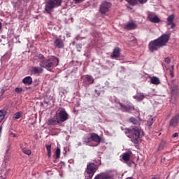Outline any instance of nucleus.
Listing matches in <instances>:
<instances>
[{
  "label": "nucleus",
  "instance_id": "1",
  "mask_svg": "<svg viewBox=\"0 0 179 179\" xmlns=\"http://www.w3.org/2000/svg\"><path fill=\"white\" fill-rule=\"evenodd\" d=\"M170 40V34H163L157 39H155L149 43V49L150 51H157L160 47H164Z\"/></svg>",
  "mask_w": 179,
  "mask_h": 179
},
{
  "label": "nucleus",
  "instance_id": "2",
  "mask_svg": "<svg viewBox=\"0 0 179 179\" xmlns=\"http://www.w3.org/2000/svg\"><path fill=\"white\" fill-rule=\"evenodd\" d=\"M59 59L55 57H52L49 59H45L39 62L41 68H45L47 71H52L55 66H58Z\"/></svg>",
  "mask_w": 179,
  "mask_h": 179
},
{
  "label": "nucleus",
  "instance_id": "3",
  "mask_svg": "<svg viewBox=\"0 0 179 179\" xmlns=\"http://www.w3.org/2000/svg\"><path fill=\"white\" fill-rule=\"evenodd\" d=\"M126 134L128 138H131V142L135 145L139 143V138L141 136V130L138 127L129 128L126 129Z\"/></svg>",
  "mask_w": 179,
  "mask_h": 179
},
{
  "label": "nucleus",
  "instance_id": "4",
  "mask_svg": "<svg viewBox=\"0 0 179 179\" xmlns=\"http://www.w3.org/2000/svg\"><path fill=\"white\" fill-rule=\"evenodd\" d=\"M62 3V0H49L46 3L45 10L47 13H51V12H53L55 8L61 6Z\"/></svg>",
  "mask_w": 179,
  "mask_h": 179
},
{
  "label": "nucleus",
  "instance_id": "5",
  "mask_svg": "<svg viewBox=\"0 0 179 179\" xmlns=\"http://www.w3.org/2000/svg\"><path fill=\"white\" fill-rule=\"evenodd\" d=\"M110 8H111V3L110 2L103 1L100 5L99 12L101 15H106L110 10Z\"/></svg>",
  "mask_w": 179,
  "mask_h": 179
},
{
  "label": "nucleus",
  "instance_id": "6",
  "mask_svg": "<svg viewBox=\"0 0 179 179\" xmlns=\"http://www.w3.org/2000/svg\"><path fill=\"white\" fill-rule=\"evenodd\" d=\"M83 78V86L85 87H89L90 85H93V83H94V78L90 75H85Z\"/></svg>",
  "mask_w": 179,
  "mask_h": 179
},
{
  "label": "nucleus",
  "instance_id": "7",
  "mask_svg": "<svg viewBox=\"0 0 179 179\" xmlns=\"http://www.w3.org/2000/svg\"><path fill=\"white\" fill-rule=\"evenodd\" d=\"M97 170H99V166L94 163H89L87 165L85 173H88V174H94Z\"/></svg>",
  "mask_w": 179,
  "mask_h": 179
},
{
  "label": "nucleus",
  "instance_id": "8",
  "mask_svg": "<svg viewBox=\"0 0 179 179\" xmlns=\"http://www.w3.org/2000/svg\"><path fill=\"white\" fill-rule=\"evenodd\" d=\"M174 17H176V15L172 14L169 15L166 19V25L171 26V29H174L176 26V22H174Z\"/></svg>",
  "mask_w": 179,
  "mask_h": 179
},
{
  "label": "nucleus",
  "instance_id": "9",
  "mask_svg": "<svg viewBox=\"0 0 179 179\" xmlns=\"http://www.w3.org/2000/svg\"><path fill=\"white\" fill-rule=\"evenodd\" d=\"M59 117L60 118V122H65L68 120V113H66V110H65L64 108H62L59 113Z\"/></svg>",
  "mask_w": 179,
  "mask_h": 179
},
{
  "label": "nucleus",
  "instance_id": "10",
  "mask_svg": "<svg viewBox=\"0 0 179 179\" xmlns=\"http://www.w3.org/2000/svg\"><path fill=\"white\" fill-rule=\"evenodd\" d=\"M179 114L175 115L169 122V126L176 127L178 125Z\"/></svg>",
  "mask_w": 179,
  "mask_h": 179
},
{
  "label": "nucleus",
  "instance_id": "11",
  "mask_svg": "<svg viewBox=\"0 0 179 179\" xmlns=\"http://www.w3.org/2000/svg\"><path fill=\"white\" fill-rule=\"evenodd\" d=\"M148 19L151 23H160V18L157 15H153V14H149Z\"/></svg>",
  "mask_w": 179,
  "mask_h": 179
},
{
  "label": "nucleus",
  "instance_id": "12",
  "mask_svg": "<svg viewBox=\"0 0 179 179\" xmlns=\"http://www.w3.org/2000/svg\"><path fill=\"white\" fill-rule=\"evenodd\" d=\"M90 136L91 138V141H93L96 143H100V142H101V138L99 137V136H98L96 133H91Z\"/></svg>",
  "mask_w": 179,
  "mask_h": 179
},
{
  "label": "nucleus",
  "instance_id": "13",
  "mask_svg": "<svg viewBox=\"0 0 179 179\" xmlns=\"http://www.w3.org/2000/svg\"><path fill=\"white\" fill-rule=\"evenodd\" d=\"M59 124H61V120L57 117H52L48 122V125H59Z\"/></svg>",
  "mask_w": 179,
  "mask_h": 179
},
{
  "label": "nucleus",
  "instance_id": "14",
  "mask_svg": "<svg viewBox=\"0 0 179 179\" xmlns=\"http://www.w3.org/2000/svg\"><path fill=\"white\" fill-rule=\"evenodd\" d=\"M55 47L57 48H64V41L59 38H57L54 41Z\"/></svg>",
  "mask_w": 179,
  "mask_h": 179
},
{
  "label": "nucleus",
  "instance_id": "15",
  "mask_svg": "<svg viewBox=\"0 0 179 179\" xmlns=\"http://www.w3.org/2000/svg\"><path fill=\"white\" fill-rule=\"evenodd\" d=\"M111 177L107 173H101L95 176L94 179H110Z\"/></svg>",
  "mask_w": 179,
  "mask_h": 179
},
{
  "label": "nucleus",
  "instance_id": "16",
  "mask_svg": "<svg viewBox=\"0 0 179 179\" xmlns=\"http://www.w3.org/2000/svg\"><path fill=\"white\" fill-rule=\"evenodd\" d=\"M121 52V49L120 48H115L113 50V54L111 55V58H118Z\"/></svg>",
  "mask_w": 179,
  "mask_h": 179
},
{
  "label": "nucleus",
  "instance_id": "17",
  "mask_svg": "<svg viewBox=\"0 0 179 179\" xmlns=\"http://www.w3.org/2000/svg\"><path fill=\"white\" fill-rule=\"evenodd\" d=\"M131 155H132V152H131V151L124 152L122 155V159L124 162H129V160L131 159Z\"/></svg>",
  "mask_w": 179,
  "mask_h": 179
},
{
  "label": "nucleus",
  "instance_id": "18",
  "mask_svg": "<svg viewBox=\"0 0 179 179\" xmlns=\"http://www.w3.org/2000/svg\"><path fill=\"white\" fill-rule=\"evenodd\" d=\"M124 29L127 30H134V29H136V24L134 22H129L125 25Z\"/></svg>",
  "mask_w": 179,
  "mask_h": 179
},
{
  "label": "nucleus",
  "instance_id": "19",
  "mask_svg": "<svg viewBox=\"0 0 179 179\" xmlns=\"http://www.w3.org/2000/svg\"><path fill=\"white\" fill-rule=\"evenodd\" d=\"M22 83H24V85H31V83H33V78H31V77L30 76H27L25 77L23 80H22Z\"/></svg>",
  "mask_w": 179,
  "mask_h": 179
},
{
  "label": "nucleus",
  "instance_id": "20",
  "mask_svg": "<svg viewBox=\"0 0 179 179\" xmlns=\"http://www.w3.org/2000/svg\"><path fill=\"white\" fill-rule=\"evenodd\" d=\"M150 82L152 85H160V79L156 76H153L150 78Z\"/></svg>",
  "mask_w": 179,
  "mask_h": 179
},
{
  "label": "nucleus",
  "instance_id": "21",
  "mask_svg": "<svg viewBox=\"0 0 179 179\" xmlns=\"http://www.w3.org/2000/svg\"><path fill=\"white\" fill-rule=\"evenodd\" d=\"M134 99L138 100V101H142V100L145 99V95L143 93L139 92L134 96Z\"/></svg>",
  "mask_w": 179,
  "mask_h": 179
},
{
  "label": "nucleus",
  "instance_id": "22",
  "mask_svg": "<svg viewBox=\"0 0 179 179\" xmlns=\"http://www.w3.org/2000/svg\"><path fill=\"white\" fill-rule=\"evenodd\" d=\"M43 67H33L32 69V72H34V73L35 74H38V73H43Z\"/></svg>",
  "mask_w": 179,
  "mask_h": 179
},
{
  "label": "nucleus",
  "instance_id": "23",
  "mask_svg": "<svg viewBox=\"0 0 179 179\" xmlns=\"http://www.w3.org/2000/svg\"><path fill=\"white\" fill-rule=\"evenodd\" d=\"M129 121L130 122H131V124H134V125H139V120H138V119L135 117H130Z\"/></svg>",
  "mask_w": 179,
  "mask_h": 179
},
{
  "label": "nucleus",
  "instance_id": "24",
  "mask_svg": "<svg viewBox=\"0 0 179 179\" xmlns=\"http://www.w3.org/2000/svg\"><path fill=\"white\" fill-rule=\"evenodd\" d=\"M119 104H120L122 111H124V113H128V106L124 105L122 103H119Z\"/></svg>",
  "mask_w": 179,
  "mask_h": 179
},
{
  "label": "nucleus",
  "instance_id": "25",
  "mask_svg": "<svg viewBox=\"0 0 179 179\" xmlns=\"http://www.w3.org/2000/svg\"><path fill=\"white\" fill-rule=\"evenodd\" d=\"M164 146H166V141H162L158 146V150H163V149H164Z\"/></svg>",
  "mask_w": 179,
  "mask_h": 179
},
{
  "label": "nucleus",
  "instance_id": "26",
  "mask_svg": "<svg viewBox=\"0 0 179 179\" xmlns=\"http://www.w3.org/2000/svg\"><path fill=\"white\" fill-rule=\"evenodd\" d=\"M45 148L47 149L48 157H51V144L45 145Z\"/></svg>",
  "mask_w": 179,
  "mask_h": 179
},
{
  "label": "nucleus",
  "instance_id": "27",
  "mask_svg": "<svg viewBox=\"0 0 179 179\" xmlns=\"http://www.w3.org/2000/svg\"><path fill=\"white\" fill-rule=\"evenodd\" d=\"M22 152L23 153H24L25 155H27L28 156H30V155H31V150L26 148H22Z\"/></svg>",
  "mask_w": 179,
  "mask_h": 179
},
{
  "label": "nucleus",
  "instance_id": "28",
  "mask_svg": "<svg viewBox=\"0 0 179 179\" xmlns=\"http://www.w3.org/2000/svg\"><path fill=\"white\" fill-rule=\"evenodd\" d=\"M1 174L0 176V179H5V176H6V169H3V170L1 171Z\"/></svg>",
  "mask_w": 179,
  "mask_h": 179
},
{
  "label": "nucleus",
  "instance_id": "29",
  "mask_svg": "<svg viewBox=\"0 0 179 179\" xmlns=\"http://www.w3.org/2000/svg\"><path fill=\"white\" fill-rule=\"evenodd\" d=\"M83 141H84V143H90V142H91L92 141V138H90V136H85L84 138H83Z\"/></svg>",
  "mask_w": 179,
  "mask_h": 179
},
{
  "label": "nucleus",
  "instance_id": "30",
  "mask_svg": "<svg viewBox=\"0 0 179 179\" xmlns=\"http://www.w3.org/2000/svg\"><path fill=\"white\" fill-rule=\"evenodd\" d=\"M56 158L59 159V156H61V149L57 148L55 151Z\"/></svg>",
  "mask_w": 179,
  "mask_h": 179
},
{
  "label": "nucleus",
  "instance_id": "31",
  "mask_svg": "<svg viewBox=\"0 0 179 179\" xmlns=\"http://www.w3.org/2000/svg\"><path fill=\"white\" fill-rule=\"evenodd\" d=\"M22 117L20 112H17L13 116L14 120H19Z\"/></svg>",
  "mask_w": 179,
  "mask_h": 179
},
{
  "label": "nucleus",
  "instance_id": "32",
  "mask_svg": "<svg viewBox=\"0 0 179 179\" xmlns=\"http://www.w3.org/2000/svg\"><path fill=\"white\" fill-rule=\"evenodd\" d=\"M93 176H94V173H89L85 172V179H92L93 178Z\"/></svg>",
  "mask_w": 179,
  "mask_h": 179
},
{
  "label": "nucleus",
  "instance_id": "33",
  "mask_svg": "<svg viewBox=\"0 0 179 179\" xmlns=\"http://www.w3.org/2000/svg\"><path fill=\"white\" fill-rule=\"evenodd\" d=\"M127 2H128V3H129V5H132V6L136 5L137 1L136 0H126Z\"/></svg>",
  "mask_w": 179,
  "mask_h": 179
},
{
  "label": "nucleus",
  "instance_id": "34",
  "mask_svg": "<svg viewBox=\"0 0 179 179\" xmlns=\"http://www.w3.org/2000/svg\"><path fill=\"white\" fill-rule=\"evenodd\" d=\"M3 118H5V113H3V111L0 110V122L3 121Z\"/></svg>",
  "mask_w": 179,
  "mask_h": 179
},
{
  "label": "nucleus",
  "instance_id": "35",
  "mask_svg": "<svg viewBox=\"0 0 179 179\" xmlns=\"http://www.w3.org/2000/svg\"><path fill=\"white\" fill-rule=\"evenodd\" d=\"M153 122H155V120H153V118H150L148 120V124L149 127H152V125H153Z\"/></svg>",
  "mask_w": 179,
  "mask_h": 179
},
{
  "label": "nucleus",
  "instance_id": "36",
  "mask_svg": "<svg viewBox=\"0 0 179 179\" xmlns=\"http://www.w3.org/2000/svg\"><path fill=\"white\" fill-rule=\"evenodd\" d=\"M135 110V107L134 106H131V105H128V112L129 113V111H134Z\"/></svg>",
  "mask_w": 179,
  "mask_h": 179
},
{
  "label": "nucleus",
  "instance_id": "37",
  "mask_svg": "<svg viewBox=\"0 0 179 179\" xmlns=\"http://www.w3.org/2000/svg\"><path fill=\"white\" fill-rule=\"evenodd\" d=\"M15 92L16 93H22V92H23V89L20 87H16Z\"/></svg>",
  "mask_w": 179,
  "mask_h": 179
},
{
  "label": "nucleus",
  "instance_id": "38",
  "mask_svg": "<svg viewBox=\"0 0 179 179\" xmlns=\"http://www.w3.org/2000/svg\"><path fill=\"white\" fill-rule=\"evenodd\" d=\"M164 62H166V64H170V62H171V59L170 57H166L164 59Z\"/></svg>",
  "mask_w": 179,
  "mask_h": 179
},
{
  "label": "nucleus",
  "instance_id": "39",
  "mask_svg": "<svg viewBox=\"0 0 179 179\" xmlns=\"http://www.w3.org/2000/svg\"><path fill=\"white\" fill-rule=\"evenodd\" d=\"M83 1H85V0H73L75 3H82V2H83Z\"/></svg>",
  "mask_w": 179,
  "mask_h": 179
},
{
  "label": "nucleus",
  "instance_id": "40",
  "mask_svg": "<svg viewBox=\"0 0 179 179\" xmlns=\"http://www.w3.org/2000/svg\"><path fill=\"white\" fill-rule=\"evenodd\" d=\"M170 75L171 78H174V70H170Z\"/></svg>",
  "mask_w": 179,
  "mask_h": 179
},
{
  "label": "nucleus",
  "instance_id": "41",
  "mask_svg": "<svg viewBox=\"0 0 179 179\" xmlns=\"http://www.w3.org/2000/svg\"><path fill=\"white\" fill-rule=\"evenodd\" d=\"M139 3H146L148 2V0H138Z\"/></svg>",
  "mask_w": 179,
  "mask_h": 179
},
{
  "label": "nucleus",
  "instance_id": "42",
  "mask_svg": "<svg viewBox=\"0 0 179 179\" xmlns=\"http://www.w3.org/2000/svg\"><path fill=\"white\" fill-rule=\"evenodd\" d=\"M38 58L39 59H44V55H43L42 54L38 55Z\"/></svg>",
  "mask_w": 179,
  "mask_h": 179
},
{
  "label": "nucleus",
  "instance_id": "43",
  "mask_svg": "<svg viewBox=\"0 0 179 179\" xmlns=\"http://www.w3.org/2000/svg\"><path fill=\"white\" fill-rule=\"evenodd\" d=\"M173 138H178V133H175L172 136Z\"/></svg>",
  "mask_w": 179,
  "mask_h": 179
},
{
  "label": "nucleus",
  "instance_id": "44",
  "mask_svg": "<svg viewBox=\"0 0 179 179\" xmlns=\"http://www.w3.org/2000/svg\"><path fill=\"white\" fill-rule=\"evenodd\" d=\"M94 92L96 93L97 96H100V92L97 90H95Z\"/></svg>",
  "mask_w": 179,
  "mask_h": 179
},
{
  "label": "nucleus",
  "instance_id": "45",
  "mask_svg": "<svg viewBox=\"0 0 179 179\" xmlns=\"http://www.w3.org/2000/svg\"><path fill=\"white\" fill-rule=\"evenodd\" d=\"M172 90H177V85H175V86H174V89L172 88Z\"/></svg>",
  "mask_w": 179,
  "mask_h": 179
},
{
  "label": "nucleus",
  "instance_id": "46",
  "mask_svg": "<svg viewBox=\"0 0 179 179\" xmlns=\"http://www.w3.org/2000/svg\"><path fill=\"white\" fill-rule=\"evenodd\" d=\"M2 29V22H0V30Z\"/></svg>",
  "mask_w": 179,
  "mask_h": 179
},
{
  "label": "nucleus",
  "instance_id": "47",
  "mask_svg": "<svg viewBox=\"0 0 179 179\" xmlns=\"http://www.w3.org/2000/svg\"><path fill=\"white\" fill-rule=\"evenodd\" d=\"M171 68H172V71H174V65H172Z\"/></svg>",
  "mask_w": 179,
  "mask_h": 179
},
{
  "label": "nucleus",
  "instance_id": "48",
  "mask_svg": "<svg viewBox=\"0 0 179 179\" xmlns=\"http://www.w3.org/2000/svg\"><path fill=\"white\" fill-rule=\"evenodd\" d=\"M1 93H2V94H3V93H5V90H2Z\"/></svg>",
  "mask_w": 179,
  "mask_h": 179
},
{
  "label": "nucleus",
  "instance_id": "49",
  "mask_svg": "<svg viewBox=\"0 0 179 179\" xmlns=\"http://www.w3.org/2000/svg\"><path fill=\"white\" fill-rule=\"evenodd\" d=\"M80 47H82V45H78Z\"/></svg>",
  "mask_w": 179,
  "mask_h": 179
},
{
  "label": "nucleus",
  "instance_id": "50",
  "mask_svg": "<svg viewBox=\"0 0 179 179\" xmlns=\"http://www.w3.org/2000/svg\"><path fill=\"white\" fill-rule=\"evenodd\" d=\"M13 136L15 137V136H16V135H15V134H13Z\"/></svg>",
  "mask_w": 179,
  "mask_h": 179
},
{
  "label": "nucleus",
  "instance_id": "51",
  "mask_svg": "<svg viewBox=\"0 0 179 179\" xmlns=\"http://www.w3.org/2000/svg\"><path fill=\"white\" fill-rule=\"evenodd\" d=\"M3 166H6V164H4Z\"/></svg>",
  "mask_w": 179,
  "mask_h": 179
},
{
  "label": "nucleus",
  "instance_id": "52",
  "mask_svg": "<svg viewBox=\"0 0 179 179\" xmlns=\"http://www.w3.org/2000/svg\"><path fill=\"white\" fill-rule=\"evenodd\" d=\"M120 2H122V0H120Z\"/></svg>",
  "mask_w": 179,
  "mask_h": 179
},
{
  "label": "nucleus",
  "instance_id": "53",
  "mask_svg": "<svg viewBox=\"0 0 179 179\" xmlns=\"http://www.w3.org/2000/svg\"><path fill=\"white\" fill-rule=\"evenodd\" d=\"M78 51H80V50H78Z\"/></svg>",
  "mask_w": 179,
  "mask_h": 179
}]
</instances>
